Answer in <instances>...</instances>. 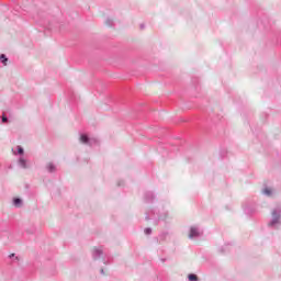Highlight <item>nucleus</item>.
Returning a JSON list of instances; mask_svg holds the SVG:
<instances>
[{
	"instance_id": "2",
	"label": "nucleus",
	"mask_w": 281,
	"mask_h": 281,
	"mask_svg": "<svg viewBox=\"0 0 281 281\" xmlns=\"http://www.w3.org/2000/svg\"><path fill=\"white\" fill-rule=\"evenodd\" d=\"M80 142L81 144H86L87 146H98L100 144V140L95 137H89L87 134L80 135Z\"/></svg>"
},
{
	"instance_id": "5",
	"label": "nucleus",
	"mask_w": 281,
	"mask_h": 281,
	"mask_svg": "<svg viewBox=\"0 0 281 281\" xmlns=\"http://www.w3.org/2000/svg\"><path fill=\"white\" fill-rule=\"evenodd\" d=\"M144 201L145 203H153L155 201V193H153V191L145 192Z\"/></svg>"
},
{
	"instance_id": "10",
	"label": "nucleus",
	"mask_w": 281,
	"mask_h": 281,
	"mask_svg": "<svg viewBox=\"0 0 281 281\" xmlns=\"http://www.w3.org/2000/svg\"><path fill=\"white\" fill-rule=\"evenodd\" d=\"M10 260H13V262H20L21 261V257L16 256V254H10L9 255Z\"/></svg>"
},
{
	"instance_id": "18",
	"label": "nucleus",
	"mask_w": 281,
	"mask_h": 281,
	"mask_svg": "<svg viewBox=\"0 0 281 281\" xmlns=\"http://www.w3.org/2000/svg\"><path fill=\"white\" fill-rule=\"evenodd\" d=\"M101 276H104V269L100 270Z\"/></svg>"
},
{
	"instance_id": "13",
	"label": "nucleus",
	"mask_w": 281,
	"mask_h": 281,
	"mask_svg": "<svg viewBox=\"0 0 281 281\" xmlns=\"http://www.w3.org/2000/svg\"><path fill=\"white\" fill-rule=\"evenodd\" d=\"M1 120H2V124H9L10 123V119H8V116H5V113L2 114Z\"/></svg>"
},
{
	"instance_id": "19",
	"label": "nucleus",
	"mask_w": 281,
	"mask_h": 281,
	"mask_svg": "<svg viewBox=\"0 0 281 281\" xmlns=\"http://www.w3.org/2000/svg\"><path fill=\"white\" fill-rule=\"evenodd\" d=\"M144 27H146V25H144V24H140V30H144Z\"/></svg>"
},
{
	"instance_id": "15",
	"label": "nucleus",
	"mask_w": 281,
	"mask_h": 281,
	"mask_svg": "<svg viewBox=\"0 0 281 281\" xmlns=\"http://www.w3.org/2000/svg\"><path fill=\"white\" fill-rule=\"evenodd\" d=\"M263 194H266V196H271V189L269 188L263 189Z\"/></svg>"
},
{
	"instance_id": "9",
	"label": "nucleus",
	"mask_w": 281,
	"mask_h": 281,
	"mask_svg": "<svg viewBox=\"0 0 281 281\" xmlns=\"http://www.w3.org/2000/svg\"><path fill=\"white\" fill-rule=\"evenodd\" d=\"M46 170H47L48 172H56V165L49 162V164L46 166Z\"/></svg>"
},
{
	"instance_id": "3",
	"label": "nucleus",
	"mask_w": 281,
	"mask_h": 281,
	"mask_svg": "<svg viewBox=\"0 0 281 281\" xmlns=\"http://www.w3.org/2000/svg\"><path fill=\"white\" fill-rule=\"evenodd\" d=\"M280 218H281V210L274 209L272 211V220L269 223V227H276V225H278V223H280Z\"/></svg>"
},
{
	"instance_id": "6",
	"label": "nucleus",
	"mask_w": 281,
	"mask_h": 281,
	"mask_svg": "<svg viewBox=\"0 0 281 281\" xmlns=\"http://www.w3.org/2000/svg\"><path fill=\"white\" fill-rule=\"evenodd\" d=\"M102 254H104L102 248H93V250H92L93 260H98V258H100L102 256Z\"/></svg>"
},
{
	"instance_id": "12",
	"label": "nucleus",
	"mask_w": 281,
	"mask_h": 281,
	"mask_svg": "<svg viewBox=\"0 0 281 281\" xmlns=\"http://www.w3.org/2000/svg\"><path fill=\"white\" fill-rule=\"evenodd\" d=\"M188 280L189 281H199V277L196 274H194V273H190L188 276Z\"/></svg>"
},
{
	"instance_id": "11",
	"label": "nucleus",
	"mask_w": 281,
	"mask_h": 281,
	"mask_svg": "<svg viewBox=\"0 0 281 281\" xmlns=\"http://www.w3.org/2000/svg\"><path fill=\"white\" fill-rule=\"evenodd\" d=\"M19 166H21V168H27V160H25L24 158H20L19 159Z\"/></svg>"
},
{
	"instance_id": "17",
	"label": "nucleus",
	"mask_w": 281,
	"mask_h": 281,
	"mask_svg": "<svg viewBox=\"0 0 281 281\" xmlns=\"http://www.w3.org/2000/svg\"><path fill=\"white\" fill-rule=\"evenodd\" d=\"M145 234L147 236H150V234H153V228H150V227L145 228Z\"/></svg>"
},
{
	"instance_id": "16",
	"label": "nucleus",
	"mask_w": 281,
	"mask_h": 281,
	"mask_svg": "<svg viewBox=\"0 0 281 281\" xmlns=\"http://www.w3.org/2000/svg\"><path fill=\"white\" fill-rule=\"evenodd\" d=\"M25 150L23 149V147L18 146V155H24Z\"/></svg>"
},
{
	"instance_id": "14",
	"label": "nucleus",
	"mask_w": 281,
	"mask_h": 281,
	"mask_svg": "<svg viewBox=\"0 0 281 281\" xmlns=\"http://www.w3.org/2000/svg\"><path fill=\"white\" fill-rule=\"evenodd\" d=\"M105 25H108V27H113V20L110 19V18H108V19L105 20Z\"/></svg>"
},
{
	"instance_id": "1",
	"label": "nucleus",
	"mask_w": 281,
	"mask_h": 281,
	"mask_svg": "<svg viewBox=\"0 0 281 281\" xmlns=\"http://www.w3.org/2000/svg\"><path fill=\"white\" fill-rule=\"evenodd\" d=\"M168 218V212L159 213L157 211H150L146 213L145 221H154L155 225H158L159 222L166 221Z\"/></svg>"
},
{
	"instance_id": "8",
	"label": "nucleus",
	"mask_w": 281,
	"mask_h": 281,
	"mask_svg": "<svg viewBox=\"0 0 281 281\" xmlns=\"http://www.w3.org/2000/svg\"><path fill=\"white\" fill-rule=\"evenodd\" d=\"M8 57L5 56V54H1L0 55V61L2 63L3 67H8Z\"/></svg>"
},
{
	"instance_id": "4",
	"label": "nucleus",
	"mask_w": 281,
	"mask_h": 281,
	"mask_svg": "<svg viewBox=\"0 0 281 281\" xmlns=\"http://www.w3.org/2000/svg\"><path fill=\"white\" fill-rule=\"evenodd\" d=\"M199 236H203V232H201V229H199L196 226H191L189 238H199Z\"/></svg>"
},
{
	"instance_id": "7",
	"label": "nucleus",
	"mask_w": 281,
	"mask_h": 281,
	"mask_svg": "<svg viewBox=\"0 0 281 281\" xmlns=\"http://www.w3.org/2000/svg\"><path fill=\"white\" fill-rule=\"evenodd\" d=\"M13 205L15 207H21V205H23V200L21 198H14L13 199Z\"/></svg>"
}]
</instances>
